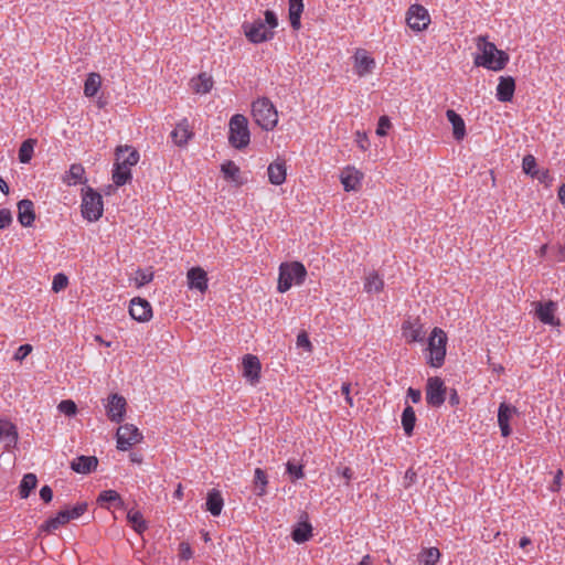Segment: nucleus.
<instances>
[{
  "label": "nucleus",
  "instance_id": "f257e3e1",
  "mask_svg": "<svg viewBox=\"0 0 565 565\" xmlns=\"http://www.w3.org/2000/svg\"><path fill=\"white\" fill-rule=\"evenodd\" d=\"M476 41L478 50L481 51V54L475 58L476 66H482L494 72L502 71L507 66L510 60L508 53L499 50L494 43L487 41L483 35H479Z\"/></svg>",
  "mask_w": 565,
  "mask_h": 565
},
{
  "label": "nucleus",
  "instance_id": "f03ea898",
  "mask_svg": "<svg viewBox=\"0 0 565 565\" xmlns=\"http://www.w3.org/2000/svg\"><path fill=\"white\" fill-rule=\"evenodd\" d=\"M278 25V19L276 14L270 11H265V20L257 19L253 22H245L243 24L244 33L249 42L263 43L274 38V31Z\"/></svg>",
  "mask_w": 565,
  "mask_h": 565
},
{
  "label": "nucleus",
  "instance_id": "7ed1b4c3",
  "mask_svg": "<svg viewBox=\"0 0 565 565\" xmlns=\"http://www.w3.org/2000/svg\"><path fill=\"white\" fill-rule=\"evenodd\" d=\"M252 116L255 122L264 130H273L278 122V113L267 97H260L252 104Z\"/></svg>",
  "mask_w": 565,
  "mask_h": 565
},
{
  "label": "nucleus",
  "instance_id": "20e7f679",
  "mask_svg": "<svg viewBox=\"0 0 565 565\" xmlns=\"http://www.w3.org/2000/svg\"><path fill=\"white\" fill-rule=\"evenodd\" d=\"M307 276L306 267L299 262L282 263L279 266V277L277 289L279 292H286L292 284L300 285Z\"/></svg>",
  "mask_w": 565,
  "mask_h": 565
},
{
  "label": "nucleus",
  "instance_id": "39448f33",
  "mask_svg": "<svg viewBox=\"0 0 565 565\" xmlns=\"http://www.w3.org/2000/svg\"><path fill=\"white\" fill-rule=\"evenodd\" d=\"M447 334L440 328H434L429 338H428V352L427 363L431 367H440L445 362L446 356V344H447Z\"/></svg>",
  "mask_w": 565,
  "mask_h": 565
},
{
  "label": "nucleus",
  "instance_id": "423d86ee",
  "mask_svg": "<svg viewBox=\"0 0 565 565\" xmlns=\"http://www.w3.org/2000/svg\"><path fill=\"white\" fill-rule=\"evenodd\" d=\"M81 207L85 220L89 222L98 221L104 211L102 195L90 186L83 189Z\"/></svg>",
  "mask_w": 565,
  "mask_h": 565
},
{
  "label": "nucleus",
  "instance_id": "0eeeda50",
  "mask_svg": "<svg viewBox=\"0 0 565 565\" xmlns=\"http://www.w3.org/2000/svg\"><path fill=\"white\" fill-rule=\"evenodd\" d=\"M230 143L236 148H245L250 140L248 121L244 115L236 114L230 120Z\"/></svg>",
  "mask_w": 565,
  "mask_h": 565
},
{
  "label": "nucleus",
  "instance_id": "6e6552de",
  "mask_svg": "<svg viewBox=\"0 0 565 565\" xmlns=\"http://www.w3.org/2000/svg\"><path fill=\"white\" fill-rule=\"evenodd\" d=\"M116 438L117 448L121 451H126L131 446L140 443L142 435L135 425L125 424L117 429Z\"/></svg>",
  "mask_w": 565,
  "mask_h": 565
},
{
  "label": "nucleus",
  "instance_id": "1a4fd4ad",
  "mask_svg": "<svg viewBox=\"0 0 565 565\" xmlns=\"http://www.w3.org/2000/svg\"><path fill=\"white\" fill-rule=\"evenodd\" d=\"M446 399V386L444 381L438 377H429L426 384V402L429 406L439 407Z\"/></svg>",
  "mask_w": 565,
  "mask_h": 565
},
{
  "label": "nucleus",
  "instance_id": "9d476101",
  "mask_svg": "<svg viewBox=\"0 0 565 565\" xmlns=\"http://www.w3.org/2000/svg\"><path fill=\"white\" fill-rule=\"evenodd\" d=\"M406 21L412 30L423 31L428 26L430 18L428 11L423 6L413 4L408 9Z\"/></svg>",
  "mask_w": 565,
  "mask_h": 565
},
{
  "label": "nucleus",
  "instance_id": "9b49d317",
  "mask_svg": "<svg viewBox=\"0 0 565 565\" xmlns=\"http://www.w3.org/2000/svg\"><path fill=\"white\" fill-rule=\"evenodd\" d=\"M19 439L17 426L6 418H0V444L4 450L15 448Z\"/></svg>",
  "mask_w": 565,
  "mask_h": 565
},
{
  "label": "nucleus",
  "instance_id": "f8f14e48",
  "mask_svg": "<svg viewBox=\"0 0 565 565\" xmlns=\"http://www.w3.org/2000/svg\"><path fill=\"white\" fill-rule=\"evenodd\" d=\"M126 405L127 403L124 396L117 393L109 395L106 404V413L109 420L120 423L126 413Z\"/></svg>",
  "mask_w": 565,
  "mask_h": 565
},
{
  "label": "nucleus",
  "instance_id": "ddd939ff",
  "mask_svg": "<svg viewBox=\"0 0 565 565\" xmlns=\"http://www.w3.org/2000/svg\"><path fill=\"white\" fill-rule=\"evenodd\" d=\"M535 313L541 322L548 326H559L561 321L555 317L557 305L550 300L546 302H535Z\"/></svg>",
  "mask_w": 565,
  "mask_h": 565
},
{
  "label": "nucleus",
  "instance_id": "4468645a",
  "mask_svg": "<svg viewBox=\"0 0 565 565\" xmlns=\"http://www.w3.org/2000/svg\"><path fill=\"white\" fill-rule=\"evenodd\" d=\"M129 313L132 319L139 322H146L152 317V308L146 299L136 297L130 301Z\"/></svg>",
  "mask_w": 565,
  "mask_h": 565
},
{
  "label": "nucleus",
  "instance_id": "2eb2a0df",
  "mask_svg": "<svg viewBox=\"0 0 565 565\" xmlns=\"http://www.w3.org/2000/svg\"><path fill=\"white\" fill-rule=\"evenodd\" d=\"M375 67V61L371 57L367 52L363 49L356 50L354 54V71L360 76L363 77L373 72Z\"/></svg>",
  "mask_w": 565,
  "mask_h": 565
},
{
  "label": "nucleus",
  "instance_id": "dca6fc26",
  "mask_svg": "<svg viewBox=\"0 0 565 565\" xmlns=\"http://www.w3.org/2000/svg\"><path fill=\"white\" fill-rule=\"evenodd\" d=\"M243 375L252 384H255L259 381L260 376V362L256 355L246 354L243 358Z\"/></svg>",
  "mask_w": 565,
  "mask_h": 565
},
{
  "label": "nucleus",
  "instance_id": "f3484780",
  "mask_svg": "<svg viewBox=\"0 0 565 565\" xmlns=\"http://www.w3.org/2000/svg\"><path fill=\"white\" fill-rule=\"evenodd\" d=\"M188 287L205 292L207 289V274L201 267H192L186 273Z\"/></svg>",
  "mask_w": 565,
  "mask_h": 565
},
{
  "label": "nucleus",
  "instance_id": "a211bd4d",
  "mask_svg": "<svg viewBox=\"0 0 565 565\" xmlns=\"http://www.w3.org/2000/svg\"><path fill=\"white\" fill-rule=\"evenodd\" d=\"M115 156L116 162L130 169L138 163L140 158L139 152L130 146H118Z\"/></svg>",
  "mask_w": 565,
  "mask_h": 565
},
{
  "label": "nucleus",
  "instance_id": "6ab92c4d",
  "mask_svg": "<svg viewBox=\"0 0 565 565\" xmlns=\"http://www.w3.org/2000/svg\"><path fill=\"white\" fill-rule=\"evenodd\" d=\"M516 414V408L507 403H501L498 409V424L503 437H508L511 434V427L509 425L512 416Z\"/></svg>",
  "mask_w": 565,
  "mask_h": 565
},
{
  "label": "nucleus",
  "instance_id": "aec40b11",
  "mask_svg": "<svg viewBox=\"0 0 565 565\" xmlns=\"http://www.w3.org/2000/svg\"><path fill=\"white\" fill-rule=\"evenodd\" d=\"M35 220L34 204L29 199L18 202V221L24 227H29Z\"/></svg>",
  "mask_w": 565,
  "mask_h": 565
},
{
  "label": "nucleus",
  "instance_id": "412c9836",
  "mask_svg": "<svg viewBox=\"0 0 565 565\" xmlns=\"http://www.w3.org/2000/svg\"><path fill=\"white\" fill-rule=\"evenodd\" d=\"M363 174L355 168L348 167L341 173V183L347 192L356 191L361 185Z\"/></svg>",
  "mask_w": 565,
  "mask_h": 565
},
{
  "label": "nucleus",
  "instance_id": "4be33fe9",
  "mask_svg": "<svg viewBox=\"0 0 565 565\" xmlns=\"http://www.w3.org/2000/svg\"><path fill=\"white\" fill-rule=\"evenodd\" d=\"M515 90V81L511 76H501L497 86V98L502 103L511 102Z\"/></svg>",
  "mask_w": 565,
  "mask_h": 565
},
{
  "label": "nucleus",
  "instance_id": "5701e85b",
  "mask_svg": "<svg viewBox=\"0 0 565 565\" xmlns=\"http://www.w3.org/2000/svg\"><path fill=\"white\" fill-rule=\"evenodd\" d=\"M98 466V459L95 456H78L71 462V469L77 473L87 475Z\"/></svg>",
  "mask_w": 565,
  "mask_h": 565
},
{
  "label": "nucleus",
  "instance_id": "b1692460",
  "mask_svg": "<svg viewBox=\"0 0 565 565\" xmlns=\"http://www.w3.org/2000/svg\"><path fill=\"white\" fill-rule=\"evenodd\" d=\"M269 182L274 185H280L286 180V164L284 161H274L267 169Z\"/></svg>",
  "mask_w": 565,
  "mask_h": 565
},
{
  "label": "nucleus",
  "instance_id": "393cba45",
  "mask_svg": "<svg viewBox=\"0 0 565 565\" xmlns=\"http://www.w3.org/2000/svg\"><path fill=\"white\" fill-rule=\"evenodd\" d=\"M86 181L85 169L81 163H73L63 177V182L67 185L85 183Z\"/></svg>",
  "mask_w": 565,
  "mask_h": 565
},
{
  "label": "nucleus",
  "instance_id": "a878e982",
  "mask_svg": "<svg viewBox=\"0 0 565 565\" xmlns=\"http://www.w3.org/2000/svg\"><path fill=\"white\" fill-rule=\"evenodd\" d=\"M446 117L452 125V134L456 140H461L466 136V125L459 114L452 109L446 111Z\"/></svg>",
  "mask_w": 565,
  "mask_h": 565
},
{
  "label": "nucleus",
  "instance_id": "bb28decb",
  "mask_svg": "<svg viewBox=\"0 0 565 565\" xmlns=\"http://www.w3.org/2000/svg\"><path fill=\"white\" fill-rule=\"evenodd\" d=\"M192 137V131L189 128L186 119L179 122L171 132L173 142L178 146H183Z\"/></svg>",
  "mask_w": 565,
  "mask_h": 565
},
{
  "label": "nucleus",
  "instance_id": "cd10ccee",
  "mask_svg": "<svg viewBox=\"0 0 565 565\" xmlns=\"http://www.w3.org/2000/svg\"><path fill=\"white\" fill-rule=\"evenodd\" d=\"M206 510L214 516L221 514L224 501L220 491L213 489L207 493L206 498Z\"/></svg>",
  "mask_w": 565,
  "mask_h": 565
},
{
  "label": "nucleus",
  "instance_id": "c85d7f7f",
  "mask_svg": "<svg viewBox=\"0 0 565 565\" xmlns=\"http://www.w3.org/2000/svg\"><path fill=\"white\" fill-rule=\"evenodd\" d=\"M70 522L68 514L61 510L54 518H50L46 520L41 526L40 530L43 532L52 533L57 530L60 526Z\"/></svg>",
  "mask_w": 565,
  "mask_h": 565
},
{
  "label": "nucleus",
  "instance_id": "c756f323",
  "mask_svg": "<svg viewBox=\"0 0 565 565\" xmlns=\"http://www.w3.org/2000/svg\"><path fill=\"white\" fill-rule=\"evenodd\" d=\"M402 330L408 342L424 341V331L420 324H414L409 321H406L403 323Z\"/></svg>",
  "mask_w": 565,
  "mask_h": 565
},
{
  "label": "nucleus",
  "instance_id": "7c9ffc66",
  "mask_svg": "<svg viewBox=\"0 0 565 565\" xmlns=\"http://www.w3.org/2000/svg\"><path fill=\"white\" fill-rule=\"evenodd\" d=\"M312 536V526L309 522H299L291 532L292 540L298 543H305Z\"/></svg>",
  "mask_w": 565,
  "mask_h": 565
},
{
  "label": "nucleus",
  "instance_id": "2f4dec72",
  "mask_svg": "<svg viewBox=\"0 0 565 565\" xmlns=\"http://www.w3.org/2000/svg\"><path fill=\"white\" fill-rule=\"evenodd\" d=\"M191 88L198 94H206L213 86V79L206 73H201L198 77L191 79Z\"/></svg>",
  "mask_w": 565,
  "mask_h": 565
},
{
  "label": "nucleus",
  "instance_id": "473e14b6",
  "mask_svg": "<svg viewBox=\"0 0 565 565\" xmlns=\"http://www.w3.org/2000/svg\"><path fill=\"white\" fill-rule=\"evenodd\" d=\"M303 0H289V20L295 30L301 25L300 18L303 11Z\"/></svg>",
  "mask_w": 565,
  "mask_h": 565
},
{
  "label": "nucleus",
  "instance_id": "72a5a7b5",
  "mask_svg": "<svg viewBox=\"0 0 565 565\" xmlns=\"http://www.w3.org/2000/svg\"><path fill=\"white\" fill-rule=\"evenodd\" d=\"M131 180L130 168L124 167L115 161L113 170V181L117 186L125 185Z\"/></svg>",
  "mask_w": 565,
  "mask_h": 565
},
{
  "label": "nucleus",
  "instance_id": "f704fd0d",
  "mask_svg": "<svg viewBox=\"0 0 565 565\" xmlns=\"http://www.w3.org/2000/svg\"><path fill=\"white\" fill-rule=\"evenodd\" d=\"M102 85V77L98 73L88 74L84 84V94L86 97H94Z\"/></svg>",
  "mask_w": 565,
  "mask_h": 565
},
{
  "label": "nucleus",
  "instance_id": "c9c22d12",
  "mask_svg": "<svg viewBox=\"0 0 565 565\" xmlns=\"http://www.w3.org/2000/svg\"><path fill=\"white\" fill-rule=\"evenodd\" d=\"M384 288V281L376 271L370 273L364 280V291L367 294L380 292Z\"/></svg>",
  "mask_w": 565,
  "mask_h": 565
},
{
  "label": "nucleus",
  "instance_id": "e433bc0d",
  "mask_svg": "<svg viewBox=\"0 0 565 565\" xmlns=\"http://www.w3.org/2000/svg\"><path fill=\"white\" fill-rule=\"evenodd\" d=\"M38 484V478L34 473H26L23 476L20 486H19V493L22 499H26L32 490L35 489Z\"/></svg>",
  "mask_w": 565,
  "mask_h": 565
},
{
  "label": "nucleus",
  "instance_id": "4c0bfd02",
  "mask_svg": "<svg viewBox=\"0 0 565 565\" xmlns=\"http://www.w3.org/2000/svg\"><path fill=\"white\" fill-rule=\"evenodd\" d=\"M416 423L415 411L412 406H406L402 413V426L407 436L413 434Z\"/></svg>",
  "mask_w": 565,
  "mask_h": 565
},
{
  "label": "nucleus",
  "instance_id": "58836bf2",
  "mask_svg": "<svg viewBox=\"0 0 565 565\" xmlns=\"http://www.w3.org/2000/svg\"><path fill=\"white\" fill-rule=\"evenodd\" d=\"M97 502L104 507L106 503L115 504L117 507H122L124 502L119 493L115 490H105L99 493Z\"/></svg>",
  "mask_w": 565,
  "mask_h": 565
},
{
  "label": "nucleus",
  "instance_id": "ea45409f",
  "mask_svg": "<svg viewBox=\"0 0 565 565\" xmlns=\"http://www.w3.org/2000/svg\"><path fill=\"white\" fill-rule=\"evenodd\" d=\"M35 143L34 139H26L21 143L19 149V160L21 163H29L31 161Z\"/></svg>",
  "mask_w": 565,
  "mask_h": 565
},
{
  "label": "nucleus",
  "instance_id": "a19ab883",
  "mask_svg": "<svg viewBox=\"0 0 565 565\" xmlns=\"http://www.w3.org/2000/svg\"><path fill=\"white\" fill-rule=\"evenodd\" d=\"M440 557V552L437 547L424 548L418 555V559L424 565H436Z\"/></svg>",
  "mask_w": 565,
  "mask_h": 565
},
{
  "label": "nucleus",
  "instance_id": "79ce46f5",
  "mask_svg": "<svg viewBox=\"0 0 565 565\" xmlns=\"http://www.w3.org/2000/svg\"><path fill=\"white\" fill-rule=\"evenodd\" d=\"M127 519L137 533L141 534L143 531H146L147 524L143 520L142 514L139 511H128Z\"/></svg>",
  "mask_w": 565,
  "mask_h": 565
},
{
  "label": "nucleus",
  "instance_id": "37998d69",
  "mask_svg": "<svg viewBox=\"0 0 565 565\" xmlns=\"http://www.w3.org/2000/svg\"><path fill=\"white\" fill-rule=\"evenodd\" d=\"M267 483H268V480H267L266 472L260 468H256L255 477H254V484H255L256 494L258 497H262L266 493Z\"/></svg>",
  "mask_w": 565,
  "mask_h": 565
},
{
  "label": "nucleus",
  "instance_id": "c03bdc74",
  "mask_svg": "<svg viewBox=\"0 0 565 565\" xmlns=\"http://www.w3.org/2000/svg\"><path fill=\"white\" fill-rule=\"evenodd\" d=\"M522 169H523L524 173L531 175L532 178L534 177V174L536 173V171L539 169H537L536 160L532 154H526L523 158Z\"/></svg>",
  "mask_w": 565,
  "mask_h": 565
},
{
  "label": "nucleus",
  "instance_id": "a18cd8bd",
  "mask_svg": "<svg viewBox=\"0 0 565 565\" xmlns=\"http://www.w3.org/2000/svg\"><path fill=\"white\" fill-rule=\"evenodd\" d=\"M87 503L86 502H79L75 507L70 509H64V511L68 514L70 521L75 520L79 516H82L87 511Z\"/></svg>",
  "mask_w": 565,
  "mask_h": 565
},
{
  "label": "nucleus",
  "instance_id": "49530a36",
  "mask_svg": "<svg viewBox=\"0 0 565 565\" xmlns=\"http://www.w3.org/2000/svg\"><path fill=\"white\" fill-rule=\"evenodd\" d=\"M58 411L67 416H73L77 412L76 404L71 399H64L62 401L58 406Z\"/></svg>",
  "mask_w": 565,
  "mask_h": 565
},
{
  "label": "nucleus",
  "instance_id": "de8ad7c7",
  "mask_svg": "<svg viewBox=\"0 0 565 565\" xmlns=\"http://www.w3.org/2000/svg\"><path fill=\"white\" fill-rule=\"evenodd\" d=\"M68 279L64 274H56L53 278L52 290L58 292L66 288Z\"/></svg>",
  "mask_w": 565,
  "mask_h": 565
},
{
  "label": "nucleus",
  "instance_id": "09e8293b",
  "mask_svg": "<svg viewBox=\"0 0 565 565\" xmlns=\"http://www.w3.org/2000/svg\"><path fill=\"white\" fill-rule=\"evenodd\" d=\"M221 169L224 175L230 179H235L239 172L238 167L233 161H226L222 164Z\"/></svg>",
  "mask_w": 565,
  "mask_h": 565
},
{
  "label": "nucleus",
  "instance_id": "8fccbe9b",
  "mask_svg": "<svg viewBox=\"0 0 565 565\" xmlns=\"http://www.w3.org/2000/svg\"><path fill=\"white\" fill-rule=\"evenodd\" d=\"M136 275V284L139 287L149 284L153 279V274L148 270L139 269Z\"/></svg>",
  "mask_w": 565,
  "mask_h": 565
},
{
  "label": "nucleus",
  "instance_id": "3c124183",
  "mask_svg": "<svg viewBox=\"0 0 565 565\" xmlns=\"http://www.w3.org/2000/svg\"><path fill=\"white\" fill-rule=\"evenodd\" d=\"M391 128V120L387 116H381L379 119L376 135L377 136H386L387 130Z\"/></svg>",
  "mask_w": 565,
  "mask_h": 565
},
{
  "label": "nucleus",
  "instance_id": "603ef678",
  "mask_svg": "<svg viewBox=\"0 0 565 565\" xmlns=\"http://www.w3.org/2000/svg\"><path fill=\"white\" fill-rule=\"evenodd\" d=\"M32 352L31 344H22L15 351L13 359L15 361H23Z\"/></svg>",
  "mask_w": 565,
  "mask_h": 565
},
{
  "label": "nucleus",
  "instance_id": "864d4df0",
  "mask_svg": "<svg viewBox=\"0 0 565 565\" xmlns=\"http://www.w3.org/2000/svg\"><path fill=\"white\" fill-rule=\"evenodd\" d=\"M533 178H536L541 183H544L546 186L551 185L554 181V178L551 175L548 170H537Z\"/></svg>",
  "mask_w": 565,
  "mask_h": 565
},
{
  "label": "nucleus",
  "instance_id": "5fc2aeb1",
  "mask_svg": "<svg viewBox=\"0 0 565 565\" xmlns=\"http://www.w3.org/2000/svg\"><path fill=\"white\" fill-rule=\"evenodd\" d=\"M287 472L294 478V479H300L303 477V470L302 466L296 465L294 462L288 461L287 462Z\"/></svg>",
  "mask_w": 565,
  "mask_h": 565
},
{
  "label": "nucleus",
  "instance_id": "6e6d98bb",
  "mask_svg": "<svg viewBox=\"0 0 565 565\" xmlns=\"http://www.w3.org/2000/svg\"><path fill=\"white\" fill-rule=\"evenodd\" d=\"M12 223V214L8 209L0 210V230H4Z\"/></svg>",
  "mask_w": 565,
  "mask_h": 565
},
{
  "label": "nucleus",
  "instance_id": "4d7b16f0",
  "mask_svg": "<svg viewBox=\"0 0 565 565\" xmlns=\"http://www.w3.org/2000/svg\"><path fill=\"white\" fill-rule=\"evenodd\" d=\"M193 552L189 543L181 542L179 544V556L183 561H188L192 557Z\"/></svg>",
  "mask_w": 565,
  "mask_h": 565
},
{
  "label": "nucleus",
  "instance_id": "13d9d810",
  "mask_svg": "<svg viewBox=\"0 0 565 565\" xmlns=\"http://www.w3.org/2000/svg\"><path fill=\"white\" fill-rule=\"evenodd\" d=\"M297 345L299 348H303L306 351L310 352L312 349L311 342L306 332H301L297 337Z\"/></svg>",
  "mask_w": 565,
  "mask_h": 565
},
{
  "label": "nucleus",
  "instance_id": "bf43d9fd",
  "mask_svg": "<svg viewBox=\"0 0 565 565\" xmlns=\"http://www.w3.org/2000/svg\"><path fill=\"white\" fill-rule=\"evenodd\" d=\"M359 148L362 150H366L369 147V138L364 131H358L356 132V139H355Z\"/></svg>",
  "mask_w": 565,
  "mask_h": 565
},
{
  "label": "nucleus",
  "instance_id": "052dcab7",
  "mask_svg": "<svg viewBox=\"0 0 565 565\" xmlns=\"http://www.w3.org/2000/svg\"><path fill=\"white\" fill-rule=\"evenodd\" d=\"M40 498L45 502L49 503L53 499V491L50 486H43L40 490Z\"/></svg>",
  "mask_w": 565,
  "mask_h": 565
},
{
  "label": "nucleus",
  "instance_id": "680f3d73",
  "mask_svg": "<svg viewBox=\"0 0 565 565\" xmlns=\"http://www.w3.org/2000/svg\"><path fill=\"white\" fill-rule=\"evenodd\" d=\"M417 473L413 468L407 469L404 476L405 487H409L412 483L416 481Z\"/></svg>",
  "mask_w": 565,
  "mask_h": 565
},
{
  "label": "nucleus",
  "instance_id": "e2e57ef3",
  "mask_svg": "<svg viewBox=\"0 0 565 565\" xmlns=\"http://www.w3.org/2000/svg\"><path fill=\"white\" fill-rule=\"evenodd\" d=\"M407 397L411 398L413 403L417 404L422 399V393L419 390L409 387L407 390Z\"/></svg>",
  "mask_w": 565,
  "mask_h": 565
},
{
  "label": "nucleus",
  "instance_id": "0e129e2a",
  "mask_svg": "<svg viewBox=\"0 0 565 565\" xmlns=\"http://www.w3.org/2000/svg\"><path fill=\"white\" fill-rule=\"evenodd\" d=\"M338 473L345 479V484L349 486L350 480L353 477V471L349 467L338 468Z\"/></svg>",
  "mask_w": 565,
  "mask_h": 565
},
{
  "label": "nucleus",
  "instance_id": "69168bd1",
  "mask_svg": "<svg viewBox=\"0 0 565 565\" xmlns=\"http://www.w3.org/2000/svg\"><path fill=\"white\" fill-rule=\"evenodd\" d=\"M350 391H351L350 383H343L342 386H341V393L344 395L347 403L350 406H352L353 402H352V397L350 395Z\"/></svg>",
  "mask_w": 565,
  "mask_h": 565
},
{
  "label": "nucleus",
  "instance_id": "338daca9",
  "mask_svg": "<svg viewBox=\"0 0 565 565\" xmlns=\"http://www.w3.org/2000/svg\"><path fill=\"white\" fill-rule=\"evenodd\" d=\"M558 200L565 206V183H563L558 189Z\"/></svg>",
  "mask_w": 565,
  "mask_h": 565
},
{
  "label": "nucleus",
  "instance_id": "774afa93",
  "mask_svg": "<svg viewBox=\"0 0 565 565\" xmlns=\"http://www.w3.org/2000/svg\"><path fill=\"white\" fill-rule=\"evenodd\" d=\"M359 565H373L371 556L369 554L363 556Z\"/></svg>",
  "mask_w": 565,
  "mask_h": 565
}]
</instances>
